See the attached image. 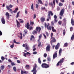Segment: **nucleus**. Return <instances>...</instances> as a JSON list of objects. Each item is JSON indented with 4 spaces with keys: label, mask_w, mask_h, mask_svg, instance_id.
Here are the masks:
<instances>
[{
    "label": "nucleus",
    "mask_w": 74,
    "mask_h": 74,
    "mask_svg": "<svg viewBox=\"0 0 74 74\" xmlns=\"http://www.w3.org/2000/svg\"><path fill=\"white\" fill-rule=\"evenodd\" d=\"M36 68H37V64H35L33 69L32 71V72H33V74H36L37 73V71L36 70Z\"/></svg>",
    "instance_id": "nucleus-1"
},
{
    "label": "nucleus",
    "mask_w": 74,
    "mask_h": 74,
    "mask_svg": "<svg viewBox=\"0 0 74 74\" xmlns=\"http://www.w3.org/2000/svg\"><path fill=\"white\" fill-rule=\"evenodd\" d=\"M64 61V58H62V59L60 60V61L58 62L56 64L57 66H61L63 62Z\"/></svg>",
    "instance_id": "nucleus-2"
},
{
    "label": "nucleus",
    "mask_w": 74,
    "mask_h": 74,
    "mask_svg": "<svg viewBox=\"0 0 74 74\" xmlns=\"http://www.w3.org/2000/svg\"><path fill=\"white\" fill-rule=\"evenodd\" d=\"M41 67L44 69H48L49 67V65L45 63H43L42 64Z\"/></svg>",
    "instance_id": "nucleus-3"
},
{
    "label": "nucleus",
    "mask_w": 74,
    "mask_h": 74,
    "mask_svg": "<svg viewBox=\"0 0 74 74\" xmlns=\"http://www.w3.org/2000/svg\"><path fill=\"white\" fill-rule=\"evenodd\" d=\"M25 27H26L27 29H29L30 30H33V27H30V25H29V23H27V24H25Z\"/></svg>",
    "instance_id": "nucleus-4"
},
{
    "label": "nucleus",
    "mask_w": 74,
    "mask_h": 74,
    "mask_svg": "<svg viewBox=\"0 0 74 74\" xmlns=\"http://www.w3.org/2000/svg\"><path fill=\"white\" fill-rule=\"evenodd\" d=\"M13 7V5H12L10 4L9 5V6L8 5H7L6 6V8L8 10H9L11 12L12 11V9H10V8H12Z\"/></svg>",
    "instance_id": "nucleus-5"
},
{
    "label": "nucleus",
    "mask_w": 74,
    "mask_h": 74,
    "mask_svg": "<svg viewBox=\"0 0 74 74\" xmlns=\"http://www.w3.org/2000/svg\"><path fill=\"white\" fill-rule=\"evenodd\" d=\"M35 29L37 32H38V34H40V33L41 30V27H37Z\"/></svg>",
    "instance_id": "nucleus-6"
},
{
    "label": "nucleus",
    "mask_w": 74,
    "mask_h": 74,
    "mask_svg": "<svg viewBox=\"0 0 74 74\" xmlns=\"http://www.w3.org/2000/svg\"><path fill=\"white\" fill-rule=\"evenodd\" d=\"M64 11H65V9L64 8H62L61 10L60 13V15L61 16H63V15L64 14Z\"/></svg>",
    "instance_id": "nucleus-7"
},
{
    "label": "nucleus",
    "mask_w": 74,
    "mask_h": 74,
    "mask_svg": "<svg viewBox=\"0 0 74 74\" xmlns=\"http://www.w3.org/2000/svg\"><path fill=\"white\" fill-rule=\"evenodd\" d=\"M49 26V23H48L47 26V23H45V27H47L48 30H51V27L50 26H49V27H48Z\"/></svg>",
    "instance_id": "nucleus-8"
},
{
    "label": "nucleus",
    "mask_w": 74,
    "mask_h": 74,
    "mask_svg": "<svg viewBox=\"0 0 74 74\" xmlns=\"http://www.w3.org/2000/svg\"><path fill=\"white\" fill-rule=\"evenodd\" d=\"M50 49H51L50 45H49L46 47V51L47 52H49L50 51Z\"/></svg>",
    "instance_id": "nucleus-9"
},
{
    "label": "nucleus",
    "mask_w": 74,
    "mask_h": 74,
    "mask_svg": "<svg viewBox=\"0 0 74 74\" xmlns=\"http://www.w3.org/2000/svg\"><path fill=\"white\" fill-rule=\"evenodd\" d=\"M51 16H53V13H52V11H49L48 16L50 17L51 16Z\"/></svg>",
    "instance_id": "nucleus-10"
},
{
    "label": "nucleus",
    "mask_w": 74,
    "mask_h": 74,
    "mask_svg": "<svg viewBox=\"0 0 74 74\" xmlns=\"http://www.w3.org/2000/svg\"><path fill=\"white\" fill-rule=\"evenodd\" d=\"M26 55H28V56H30L31 55V54L29 52H27L26 53H23V56L25 57H26Z\"/></svg>",
    "instance_id": "nucleus-11"
},
{
    "label": "nucleus",
    "mask_w": 74,
    "mask_h": 74,
    "mask_svg": "<svg viewBox=\"0 0 74 74\" xmlns=\"http://www.w3.org/2000/svg\"><path fill=\"white\" fill-rule=\"evenodd\" d=\"M5 16H6L7 19L8 20L10 19V14H9L8 12L6 13Z\"/></svg>",
    "instance_id": "nucleus-12"
},
{
    "label": "nucleus",
    "mask_w": 74,
    "mask_h": 74,
    "mask_svg": "<svg viewBox=\"0 0 74 74\" xmlns=\"http://www.w3.org/2000/svg\"><path fill=\"white\" fill-rule=\"evenodd\" d=\"M58 55V53L57 52H55L53 56V59H55L56 58H57V55Z\"/></svg>",
    "instance_id": "nucleus-13"
},
{
    "label": "nucleus",
    "mask_w": 74,
    "mask_h": 74,
    "mask_svg": "<svg viewBox=\"0 0 74 74\" xmlns=\"http://www.w3.org/2000/svg\"><path fill=\"white\" fill-rule=\"evenodd\" d=\"M52 39V40L51 41V44H52V42H55L56 41V39H55V37H53Z\"/></svg>",
    "instance_id": "nucleus-14"
},
{
    "label": "nucleus",
    "mask_w": 74,
    "mask_h": 74,
    "mask_svg": "<svg viewBox=\"0 0 74 74\" xmlns=\"http://www.w3.org/2000/svg\"><path fill=\"white\" fill-rule=\"evenodd\" d=\"M60 47V44L58 43L55 47V49L56 50L59 49V47Z\"/></svg>",
    "instance_id": "nucleus-15"
},
{
    "label": "nucleus",
    "mask_w": 74,
    "mask_h": 74,
    "mask_svg": "<svg viewBox=\"0 0 74 74\" xmlns=\"http://www.w3.org/2000/svg\"><path fill=\"white\" fill-rule=\"evenodd\" d=\"M25 49H26L27 50H29V49H30V47H29L27 44H25Z\"/></svg>",
    "instance_id": "nucleus-16"
},
{
    "label": "nucleus",
    "mask_w": 74,
    "mask_h": 74,
    "mask_svg": "<svg viewBox=\"0 0 74 74\" xmlns=\"http://www.w3.org/2000/svg\"><path fill=\"white\" fill-rule=\"evenodd\" d=\"M63 51V50L61 48H60L59 51V56H61V53Z\"/></svg>",
    "instance_id": "nucleus-17"
},
{
    "label": "nucleus",
    "mask_w": 74,
    "mask_h": 74,
    "mask_svg": "<svg viewBox=\"0 0 74 74\" xmlns=\"http://www.w3.org/2000/svg\"><path fill=\"white\" fill-rule=\"evenodd\" d=\"M1 21L3 24H5V20L4 19V18H2L1 19Z\"/></svg>",
    "instance_id": "nucleus-18"
},
{
    "label": "nucleus",
    "mask_w": 74,
    "mask_h": 74,
    "mask_svg": "<svg viewBox=\"0 0 74 74\" xmlns=\"http://www.w3.org/2000/svg\"><path fill=\"white\" fill-rule=\"evenodd\" d=\"M51 30L53 32H56V30L54 29V27L52 26L51 27Z\"/></svg>",
    "instance_id": "nucleus-19"
},
{
    "label": "nucleus",
    "mask_w": 74,
    "mask_h": 74,
    "mask_svg": "<svg viewBox=\"0 0 74 74\" xmlns=\"http://www.w3.org/2000/svg\"><path fill=\"white\" fill-rule=\"evenodd\" d=\"M16 22L17 23V26L18 27H20V23L17 20L16 21Z\"/></svg>",
    "instance_id": "nucleus-20"
},
{
    "label": "nucleus",
    "mask_w": 74,
    "mask_h": 74,
    "mask_svg": "<svg viewBox=\"0 0 74 74\" xmlns=\"http://www.w3.org/2000/svg\"><path fill=\"white\" fill-rule=\"evenodd\" d=\"M45 18L44 17H41L40 19V21L41 22H44L45 21Z\"/></svg>",
    "instance_id": "nucleus-21"
},
{
    "label": "nucleus",
    "mask_w": 74,
    "mask_h": 74,
    "mask_svg": "<svg viewBox=\"0 0 74 74\" xmlns=\"http://www.w3.org/2000/svg\"><path fill=\"white\" fill-rule=\"evenodd\" d=\"M32 33L34 35H35V34L36 35L37 34V31L36 30H34V31Z\"/></svg>",
    "instance_id": "nucleus-22"
},
{
    "label": "nucleus",
    "mask_w": 74,
    "mask_h": 74,
    "mask_svg": "<svg viewBox=\"0 0 74 74\" xmlns=\"http://www.w3.org/2000/svg\"><path fill=\"white\" fill-rule=\"evenodd\" d=\"M38 62L39 63L41 64V58H38Z\"/></svg>",
    "instance_id": "nucleus-23"
},
{
    "label": "nucleus",
    "mask_w": 74,
    "mask_h": 74,
    "mask_svg": "<svg viewBox=\"0 0 74 74\" xmlns=\"http://www.w3.org/2000/svg\"><path fill=\"white\" fill-rule=\"evenodd\" d=\"M71 23L72 25H73V26H74V19L73 18H72V19L71 20Z\"/></svg>",
    "instance_id": "nucleus-24"
},
{
    "label": "nucleus",
    "mask_w": 74,
    "mask_h": 74,
    "mask_svg": "<svg viewBox=\"0 0 74 74\" xmlns=\"http://www.w3.org/2000/svg\"><path fill=\"white\" fill-rule=\"evenodd\" d=\"M20 13V12H18L16 15V18H18V17H19V13Z\"/></svg>",
    "instance_id": "nucleus-25"
},
{
    "label": "nucleus",
    "mask_w": 74,
    "mask_h": 74,
    "mask_svg": "<svg viewBox=\"0 0 74 74\" xmlns=\"http://www.w3.org/2000/svg\"><path fill=\"white\" fill-rule=\"evenodd\" d=\"M13 42L14 43H15L16 44H20V43L18 42H16V40L15 39H14L13 40Z\"/></svg>",
    "instance_id": "nucleus-26"
},
{
    "label": "nucleus",
    "mask_w": 74,
    "mask_h": 74,
    "mask_svg": "<svg viewBox=\"0 0 74 74\" xmlns=\"http://www.w3.org/2000/svg\"><path fill=\"white\" fill-rule=\"evenodd\" d=\"M41 9L42 10H45V11H47V10L46 9V8H45V7H42L41 8Z\"/></svg>",
    "instance_id": "nucleus-27"
},
{
    "label": "nucleus",
    "mask_w": 74,
    "mask_h": 74,
    "mask_svg": "<svg viewBox=\"0 0 74 74\" xmlns=\"http://www.w3.org/2000/svg\"><path fill=\"white\" fill-rule=\"evenodd\" d=\"M20 23H23V20L22 19H19Z\"/></svg>",
    "instance_id": "nucleus-28"
},
{
    "label": "nucleus",
    "mask_w": 74,
    "mask_h": 74,
    "mask_svg": "<svg viewBox=\"0 0 74 74\" xmlns=\"http://www.w3.org/2000/svg\"><path fill=\"white\" fill-rule=\"evenodd\" d=\"M4 66L2 65L1 66V70H4Z\"/></svg>",
    "instance_id": "nucleus-29"
},
{
    "label": "nucleus",
    "mask_w": 74,
    "mask_h": 74,
    "mask_svg": "<svg viewBox=\"0 0 74 74\" xmlns=\"http://www.w3.org/2000/svg\"><path fill=\"white\" fill-rule=\"evenodd\" d=\"M34 36L32 35L30 39V40H33V39H34Z\"/></svg>",
    "instance_id": "nucleus-30"
},
{
    "label": "nucleus",
    "mask_w": 74,
    "mask_h": 74,
    "mask_svg": "<svg viewBox=\"0 0 74 74\" xmlns=\"http://www.w3.org/2000/svg\"><path fill=\"white\" fill-rule=\"evenodd\" d=\"M41 37H42V34H40L39 36L38 40L40 41V39L41 38Z\"/></svg>",
    "instance_id": "nucleus-31"
},
{
    "label": "nucleus",
    "mask_w": 74,
    "mask_h": 74,
    "mask_svg": "<svg viewBox=\"0 0 74 74\" xmlns=\"http://www.w3.org/2000/svg\"><path fill=\"white\" fill-rule=\"evenodd\" d=\"M74 39V35L73 34L72 35L71 38V40H73Z\"/></svg>",
    "instance_id": "nucleus-32"
},
{
    "label": "nucleus",
    "mask_w": 74,
    "mask_h": 74,
    "mask_svg": "<svg viewBox=\"0 0 74 74\" xmlns=\"http://www.w3.org/2000/svg\"><path fill=\"white\" fill-rule=\"evenodd\" d=\"M41 46H42V45H41V42H40L38 43V47H40Z\"/></svg>",
    "instance_id": "nucleus-33"
},
{
    "label": "nucleus",
    "mask_w": 74,
    "mask_h": 74,
    "mask_svg": "<svg viewBox=\"0 0 74 74\" xmlns=\"http://www.w3.org/2000/svg\"><path fill=\"white\" fill-rule=\"evenodd\" d=\"M68 46V43H65L64 44V47H66Z\"/></svg>",
    "instance_id": "nucleus-34"
},
{
    "label": "nucleus",
    "mask_w": 74,
    "mask_h": 74,
    "mask_svg": "<svg viewBox=\"0 0 74 74\" xmlns=\"http://www.w3.org/2000/svg\"><path fill=\"white\" fill-rule=\"evenodd\" d=\"M30 66H29V65H27L25 66V69H27Z\"/></svg>",
    "instance_id": "nucleus-35"
},
{
    "label": "nucleus",
    "mask_w": 74,
    "mask_h": 74,
    "mask_svg": "<svg viewBox=\"0 0 74 74\" xmlns=\"http://www.w3.org/2000/svg\"><path fill=\"white\" fill-rule=\"evenodd\" d=\"M31 9L32 10H33V11H34V8H33V3L32 4V5H31Z\"/></svg>",
    "instance_id": "nucleus-36"
},
{
    "label": "nucleus",
    "mask_w": 74,
    "mask_h": 74,
    "mask_svg": "<svg viewBox=\"0 0 74 74\" xmlns=\"http://www.w3.org/2000/svg\"><path fill=\"white\" fill-rule=\"evenodd\" d=\"M11 65L12 66H13L15 65V64L14 63V62H12V61L11 62Z\"/></svg>",
    "instance_id": "nucleus-37"
},
{
    "label": "nucleus",
    "mask_w": 74,
    "mask_h": 74,
    "mask_svg": "<svg viewBox=\"0 0 74 74\" xmlns=\"http://www.w3.org/2000/svg\"><path fill=\"white\" fill-rule=\"evenodd\" d=\"M38 1L39 3H40L41 4H43V3L42 2V1L41 0H38Z\"/></svg>",
    "instance_id": "nucleus-38"
},
{
    "label": "nucleus",
    "mask_w": 74,
    "mask_h": 74,
    "mask_svg": "<svg viewBox=\"0 0 74 74\" xmlns=\"http://www.w3.org/2000/svg\"><path fill=\"white\" fill-rule=\"evenodd\" d=\"M13 70H14L15 72H16V67H15V66H14L13 67Z\"/></svg>",
    "instance_id": "nucleus-39"
},
{
    "label": "nucleus",
    "mask_w": 74,
    "mask_h": 74,
    "mask_svg": "<svg viewBox=\"0 0 74 74\" xmlns=\"http://www.w3.org/2000/svg\"><path fill=\"white\" fill-rule=\"evenodd\" d=\"M63 5V4L61 3H60L59 4V5L60 7H61Z\"/></svg>",
    "instance_id": "nucleus-40"
},
{
    "label": "nucleus",
    "mask_w": 74,
    "mask_h": 74,
    "mask_svg": "<svg viewBox=\"0 0 74 74\" xmlns=\"http://www.w3.org/2000/svg\"><path fill=\"white\" fill-rule=\"evenodd\" d=\"M57 10L58 11H59L60 10V7H58L57 8Z\"/></svg>",
    "instance_id": "nucleus-41"
},
{
    "label": "nucleus",
    "mask_w": 74,
    "mask_h": 74,
    "mask_svg": "<svg viewBox=\"0 0 74 74\" xmlns=\"http://www.w3.org/2000/svg\"><path fill=\"white\" fill-rule=\"evenodd\" d=\"M66 34V30L64 29L63 30V34L64 36Z\"/></svg>",
    "instance_id": "nucleus-42"
},
{
    "label": "nucleus",
    "mask_w": 74,
    "mask_h": 74,
    "mask_svg": "<svg viewBox=\"0 0 74 74\" xmlns=\"http://www.w3.org/2000/svg\"><path fill=\"white\" fill-rule=\"evenodd\" d=\"M49 5L50 6H52V7H53V3L52 2H51V3H49Z\"/></svg>",
    "instance_id": "nucleus-43"
},
{
    "label": "nucleus",
    "mask_w": 74,
    "mask_h": 74,
    "mask_svg": "<svg viewBox=\"0 0 74 74\" xmlns=\"http://www.w3.org/2000/svg\"><path fill=\"white\" fill-rule=\"evenodd\" d=\"M26 73V71H23L22 70L21 71V74H23V73Z\"/></svg>",
    "instance_id": "nucleus-44"
},
{
    "label": "nucleus",
    "mask_w": 74,
    "mask_h": 74,
    "mask_svg": "<svg viewBox=\"0 0 74 74\" xmlns=\"http://www.w3.org/2000/svg\"><path fill=\"white\" fill-rule=\"evenodd\" d=\"M1 59L3 61L4 60V59H5V58H4V57L3 56H2L1 57Z\"/></svg>",
    "instance_id": "nucleus-45"
},
{
    "label": "nucleus",
    "mask_w": 74,
    "mask_h": 74,
    "mask_svg": "<svg viewBox=\"0 0 74 74\" xmlns=\"http://www.w3.org/2000/svg\"><path fill=\"white\" fill-rule=\"evenodd\" d=\"M27 31L26 30L24 31V34H26V33H27Z\"/></svg>",
    "instance_id": "nucleus-46"
},
{
    "label": "nucleus",
    "mask_w": 74,
    "mask_h": 74,
    "mask_svg": "<svg viewBox=\"0 0 74 74\" xmlns=\"http://www.w3.org/2000/svg\"><path fill=\"white\" fill-rule=\"evenodd\" d=\"M20 34L21 35V36H20V39H22V34L21 33H20Z\"/></svg>",
    "instance_id": "nucleus-47"
},
{
    "label": "nucleus",
    "mask_w": 74,
    "mask_h": 74,
    "mask_svg": "<svg viewBox=\"0 0 74 74\" xmlns=\"http://www.w3.org/2000/svg\"><path fill=\"white\" fill-rule=\"evenodd\" d=\"M47 17H48V18L47 19V21H49V19H50V17L47 16Z\"/></svg>",
    "instance_id": "nucleus-48"
},
{
    "label": "nucleus",
    "mask_w": 74,
    "mask_h": 74,
    "mask_svg": "<svg viewBox=\"0 0 74 74\" xmlns=\"http://www.w3.org/2000/svg\"><path fill=\"white\" fill-rule=\"evenodd\" d=\"M47 60L48 61H51V58H50L48 57L47 58Z\"/></svg>",
    "instance_id": "nucleus-49"
},
{
    "label": "nucleus",
    "mask_w": 74,
    "mask_h": 74,
    "mask_svg": "<svg viewBox=\"0 0 74 74\" xmlns=\"http://www.w3.org/2000/svg\"><path fill=\"white\" fill-rule=\"evenodd\" d=\"M48 1H46V3L45 4V6H46V7H47V5H48Z\"/></svg>",
    "instance_id": "nucleus-50"
},
{
    "label": "nucleus",
    "mask_w": 74,
    "mask_h": 74,
    "mask_svg": "<svg viewBox=\"0 0 74 74\" xmlns=\"http://www.w3.org/2000/svg\"><path fill=\"white\" fill-rule=\"evenodd\" d=\"M14 44H13L12 45H10V47L11 48H14Z\"/></svg>",
    "instance_id": "nucleus-51"
},
{
    "label": "nucleus",
    "mask_w": 74,
    "mask_h": 74,
    "mask_svg": "<svg viewBox=\"0 0 74 74\" xmlns=\"http://www.w3.org/2000/svg\"><path fill=\"white\" fill-rule=\"evenodd\" d=\"M53 2L54 6H55V0H53Z\"/></svg>",
    "instance_id": "nucleus-52"
},
{
    "label": "nucleus",
    "mask_w": 74,
    "mask_h": 74,
    "mask_svg": "<svg viewBox=\"0 0 74 74\" xmlns=\"http://www.w3.org/2000/svg\"><path fill=\"white\" fill-rule=\"evenodd\" d=\"M62 21H59L58 22L59 25H61V24H62Z\"/></svg>",
    "instance_id": "nucleus-53"
},
{
    "label": "nucleus",
    "mask_w": 74,
    "mask_h": 74,
    "mask_svg": "<svg viewBox=\"0 0 74 74\" xmlns=\"http://www.w3.org/2000/svg\"><path fill=\"white\" fill-rule=\"evenodd\" d=\"M43 35L44 36L45 39H47V36H46V35H45V34H43Z\"/></svg>",
    "instance_id": "nucleus-54"
},
{
    "label": "nucleus",
    "mask_w": 74,
    "mask_h": 74,
    "mask_svg": "<svg viewBox=\"0 0 74 74\" xmlns=\"http://www.w3.org/2000/svg\"><path fill=\"white\" fill-rule=\"evenodd\" d=\"M46 34L47 37H48V36H49V34L48 33V32H46Z\"/></svg>",
    "instance_id": "nucleus-55"
},
{
    "label": "nucleus",
    "mask_w": 74,
    "mask_h": 74,
    "mask_svg": "<svg viewBox=\"0 0 74 74\" xmlns=\"http://www.w3.org/2000/svg\"><path fill=\"white\" fill-rule=\"evenodd\" d=\"M30 25H34V22L32 21H30Z\"/></svg>",
    "instance_id": "nucleus-56"
},
{
    "label": "nucleus",
    "mask_w": 74,
    "mask_h": 74,
    "mask_svg": "<svg viewBox=\"0 0 74 74\" xmlns=\"http://www.w3.org/2000/svg\"><path fill=\"white\" fill-rule=\"evenodd\" d=\"M73 27H70V30L71 32H72L73 31Z\"/></svg>",
    "instance_id": "nucleus-57"
},
{
    "label": "nucleus",
    "mask_w": 74,
    "mask_h": 74,
    "mask_svg": "<svg viewBox=\"0 0 74 74\" xmlns=\"http://www.w3.org/2000/svg\"><path fill=\"white\" fill-rule=\"evenodd\" d=\"M54 19H57V16H56V15H54Z\"/></svg>",
    "instance_id": "nucleus-58"
},
{
    "label": "nucleus",
    "mask_w": 74,
    "mask_h": 74,
    "mask_svg": "<svg viewBox=\"0 0 74 74\" xmlns=\"http://www.w3.org/2000/svg\"><path fill=\"white\" fill-rule=\"evenodd\" d=\"M66 19L65 18H64L63 19V21L64 22V23H66Z\"/></svg>",
    "instance_id": "nucleus-59"
},
{
    "label": "nucleus",
    "mask_w": 74,
    "mask_h": 74,
    "mask_svg": "<svg viewBox=\"0 0 74 74\" xmlns=\"http://www.w3.org/2000/svg\"><path fill=\"white\" fill-rule=\"evenodd\" d=\"M36 14H34V19H36Z\"/></svg>",
    "instance_id": "nucleus-60"
},
{
    "label": "nucleus",
    "mask_w": 74,
    "mask_h": 74,
    "mask_svg": "<svg viewBox=\"0 0 74 74\" xmlns=\"http://www.w3.org/2000/svg\"><path fill=\"white\" fill-rule=\"evenodd\" d=\"M51 24L52 25H54V23H53V21H51Z\"/></svg>",
    "instance_id": "nucleus-61"
},
{
    "label": "nucleus",
    "mask_w": 74,
    "mask_h": 74,
    "mask_svg": "<svg viewBox=\"0 0 74 74\" xmlns=\"http://www.w3.org/2000/svg\"><path fill=\"white\" fill-rule=\"evenodd\" d=\"M47 54L46 53H45L44 54V56L45 58H46L47 57Z\"/></svg>",
    "instance_id": "nucleus-62"
},
{
    "label": "nucleus",
    "mask_w": 74,
    "mask_h": 74,
    "mask_svg": "<svg viewBox=\"0 0 74 74\" xmlns=\"http://www.w3.org/2000/svg\"><path fill=\"white\" fill-rule=\"evenodd\" d=\"M17 62L18 63H21V62L19 60H17Z\"/></svg>",
    "instance_id": "nucleus-63"
},
{
    "label": "nucleus",
    "mask_w": 74,
    "mask_h": 74,
    "mask_svg": "<svg viewBox=\"0 0 74 74\" xmlns=\"http://www.w3.org/2000/svg\"><path fill=\"white\" fill-rule=\"evenodd\" d=\"M36 7L37 8H38V5L37 4H36Z\"/></svg>",
    "instance_id": "nucleus-64"
}]
</instances>
